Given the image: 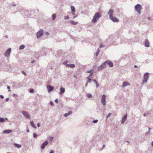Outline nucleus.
I'll return each instance as SVG.
<instances>
[{
	"label": "nucleus",
	"mask_w": 153,
	"mask_h": 153,
	"mask_svg": "<svg viewBox=\"0 0 153 153\" xmlns=\"http://www.w3.org/2000/svg\"><path fill=\"white\" fill-rule=\"evenodd\" d=\"M113 10H110L108 12V14L109 15L110 19L113 22H118L119 21V20L115 17H113L112 16V13Z\"/></svg>",
	"instance_id": "obj_1"
},
{
	"label": "nucleus",
	"mask_w": 153,
	"mask_h": 153,
	"mask_svg": "<svg viewBox=\"0 0 153 153\" xmlns=\"http://www.w3.org/2000/svg\"><path fill=\"white\" fill-rule=\"evenodd\" d=\"M100 14L98 12L96 13L93 16V19L92 20V22L93 23L96 22L97 20L101 17Z\"/></svg>",
	"instance_id": "obj_2"
},
{
	"label": "nucleus",
	"mask_w": 153,
	"mask_h": 153,
	"mask_svg": "<svg viewBox=\"0 0 153 153\" xmlns=\"http://www.w3.org/2000/svg\"><path fill=\"white\" fill-rule=\"evenodd\" d=\"M135 8L136 10L137 11L139 14L141 13V10L142 9L141 5L139 4H137L135 6Z\"/></svg>",
	"instance_id": "obj_3"
},
{
	"label": "nucleus",
	"mask_w": 153,
	"mask_h": 153,
	"mask_svg": "<svg viewBox=\"0 0 153 153\" xmlns=\"http://www.w3.org/2000/svg\"><path fill=\"white\" fill-rule=\"evenodd\" d=\"M149 78L148 73H146L144 76V80L143 81V83H146L147 82V80Z\"/></svg>",
	"instance_id": "obj_4"
},
{
	"label": "nucleus",
	"mask_w": 153,
	"mask_h": 153,
	"mask_svg": "<svg viewBox=\"0 0 153 153\" xmlns=\"http://www.w3.org/2000/svg\"><path fill=\"white\" fill-rule=\"evenodd\" d=\"M47 88L48 89V93L50 92L54 88L53 87L49 85L47 86Z\"/></svg>",
	"instance_id": "obj_5"
},
{
	"label": "nucleus",
	"mask_w": 153,
	"mask_h": 153,
	"mask_svg": "<svg viewBox=\"0 0 153 153\" xmlns=\"http://www.w3.org/2000/svg\"><path fill=\"white\" fill-rule=\"evenodd\" d=\"M43 31L42 30H40L37 33V37L38 38H39L40 36H42L43 34Z\"/></svg>",
	"instance_id": "obj_6"
},
{
	"label": "nucleus",
	"mask_w": 153,
	"mask_h": 153,
	"mask_svg": "<svg viewBox=\"0 0 153 153\" xmlns=\"http://www.w3.org/2000/svg\"><path fill=\"white\" fill-rule=\"evenodd\" d=\"M105 97H106V96L105 95H103L102 96V99L101 100V102L102 103V104L103 105H105Z\"/></svg>",
	"instance_id": "obj_7"
},
{
	"label": "nucleus",
	"mask_w": 153,
	"mask_h": 153,
	"mask_svg": "<svg viewBox=\"0 0 153 153\" xmlns=\"http://www.w3.org/2000/svg\"><path fill=\"white\" fill-rule=\"evenodd\" d=\"M106 65L105 62L103 63L102 65H101L100 67L98 68V70L99 71H101L102 70L103 68L106 67Z\"/></svg>",
	"instance_id": "obj_8"
},
{
	"label": "nucleus",
	"mask_w": 153,
	"mask_h": 153,
	"mask_svg": "<svg viewBox=\"0 0 153 153\" xmlns=\"http://www.w3.org/2000/svg\"><path fill=\"white\" fill-rule=\"evenodd\" d=\"M48 143V142L46 141L43 143L42 146H41V148L42 149H44L45 148V147L46 146Z\"/></svg>",
	"instance_id": "obj_9"
},
{
	"label": "nucleus",
	"mask_w": 153,
	"mask_h": 153,
	"mask_svg": "<svg viewBox=\"0 0 153 153\" xmlns=\"http://www.w3.org/2000/svg\"><path fill=\"white\" fill-rule=\"evenodd\" d=\"M11 49L10 48H9L5 53V56H9L11 52Z\"/></svg>",
	"instance_id": "obj_10"
},
{
	"label": "nucleus",
	"mask_w": 153,
	"mask_h": 153,
	"mask_svg": "<svg viewBox=\"0 0 153 153\" xmlns=\"http://www.w3.org/2000/svg\"><path fill=\"white\" fill-rule=\"evenodd\" d=\"M105 63H107L110 67H112L113 66V64L111 62H109L108 61H106L105 62Z\"/></svg>",
	"instance_id": "obj_11"
},
{
	"label": "nucleus",
	"mask_w": 153,
	"mask_h": 153,
	"mask_svg": "<svg viewBox=\"0 0 153 153\" xmlns=\"http://www.w3.org/2000/svg\"><path fill=\"white\" fill-rule=\"evenodd\" d=\"M22 113L26 118H28L30 117V116L25 111H23L22 112Z\"/></svg>",
	"instance_id": "obj_12"
},
{
	"label": "nucleus",
	"mask_w": 153,
	"mask_h": 153,
	"mask_svg": "<svg viewBox=\"0 0 153 153\" xmlns=\"http://www.w3.org/2000/svg\"><path fill=\"white\" fill-rule=\"evenodd\" d=\"M127 117V114H125L124 116L123 117L122 119V121L121 122L122 123H123L126 121V118Z\"/></svg>",
	"instance_id": "obj_13"
},
{
	"label": "nucleus",
	"mask_w": 153,
	"mask_h": 153,
	"mask_svg": "<svg viewBox=\"0 0 153 153\" xmlns=\"http://www.w3.org/2000/svg\"><path fill=\"white\" fill-rule=\"evenodd\" d=\"M71 11H72V13L73 15H75V8H74V7L73 6H71Z\"/></svg>",
	"instance_id": "obj_14"
},
{
	"label": "nucleus",
	"mask_w": 153,
	"mask_h": 153,
	"mask_svg": "<svg viewBox=\"0 0 153 153\" xmlns=\"http://www.w3.org/2000/svg\"><path fill=\"white\" fill-rule=\"evenodd\" d=\"M12 132V130H7L3 131V133H10Z\"/></svg>",
	"instance_id": "obj_15"
},
{
	"label": "nucleus",
	"mask_w": 153,
	"mask_h": 153,
	"mask_svg": "<svg viewBox=\"0 0 153 153\" xmlns=\"http://www.w3.org/2000/svg\"><path fill=\"white\" fill-rule=\"evenodd\" d=\"M65 92V89L64 88L61 87L60 88V94H61L64 93Z\"/></svg>",
	"instance_id": "obj_16"
},
{
	"label": "nucleus",
	"mask_w": 153,
	"mask_h": 153,
	"mask_svg": "<svg viewBox=\"0 0 153 153\" xmlns=\"http://www.w3.org/2000/svg\"><path fill=\"white\" fill-rule=\"evenodd\" d=\"M66 66L67 67H70L71 68H74L75 67V65L74 64H67Z\"/></svg>",
	"instance_id": "obj_17"
},
{
	"label": "nucleus",
	"mask_w": 153,
	"mask_h": 153,
	"mask_svg": "<svg viewBox=\"0 0 153 153\" xmlns=\"http://www.w3.org/2000/svg\"><path fill=\"white\" fill-rule=\"evenodd\" d=\"M130 85V84L128 83L127 82H123V84L122 87H124L125 86H127L128 85Z\"/></svg>",
	"instance_id": "obj_18"
},
{
	"label": "nucleus",
	"mask_w": 153,
	"mask_h": 153,
	"mask_svg": "<svg viewBox=\"0 0 153 153\" xmlns=\"http://www.w3.org/2000/svg\"><path fill=\"white\" fill-rule=\"evenodd\" d=\"M145 45L146 47H148L149 46V42L147 40H146L145 42Z\"/></svg>",
	"instance_id": "obj_19"
},
{
	"label": "nucleus",
	"mask_w": 153,
	"mask_h": 153,
	"mask_svg": "<svg viewBox=\"0 0 153 153\" xmlns=\"http://www.w3.org/2000/svg\"><path fill=\"white\" fill-rule=\"evenodd\" d=\"M70 22L72 25H76L78 24V22H75L73 21H70Z\"/></svg>",
	"instance_id": "obj_20"
},
{
	"label": "nucleus",
	"mask_w": 153,
	"mask_h": 153,
	"mask_svg": "<svg viewBox=\"0 0 153 153\" xmlns=\"http://www.w3.org/2000/svg\"><path fill=\"white\" fill-rule=\"evenodd\" d=\"M14 145L16 147L18 148H20L21 147V145L17 143H14Z\"/></svg>",
	"instance_id": "obj_21"
},
{
	"label": "nucleus",
	"mask_w": 153,
	"mask_h": 153,
	"mask_svg": "<svg viewBox=\"0 0 153 153\" xmlns=\"http://www.w3.org/2000/svg\"><path fill=\"white\" fill-rule=\"evenodd\" d=\"M30 124L34 128H36V127L35 126L34 123L33 122H30Z\"/></svg>",
	"instance_id": "obj_22"
},
{
	"label": "nucleus",
	"mask_w": 153,
	"mask_h": 153,
	"mask_svg": "<svg viewBox=\"0 0 153 153\" xmlns=\"http://www.w3.org/2000/svg\"><path fill=\"white\" fill-rule=\"evenodd\" d=\"M52 20H54L55 19L56 17V14H53L52 15Z\"/></svg>",
	"instance_id": "obj_23"
},
{
	"label": "nucleus",
	"mask_w": 153,
	"mask_h": 153,
	"mask_svg": "<svg viewBox=\"0 0 153 153\" xmlns=\"http://www.w3.org/2000/svg\"><path fill=\"white\" fill-rule=\"evenodd\" d=\"M24 47H25V46L24 45H22L20 46V47H19V49L20 50L22 49H24Z\"/></svg>",
	"instance_id": "obj_24"
},
{
	"label": "nucleus",
	"mask_w": 153,
	"mask_h": 153,
	"mask_svg": "<svg viewBox=\"0 0 153 153\" xmlns=\"http://www.w3.org/2000/svg\"><path fill=\"white\" fill-rule=\"evenodd\" d=\"M93 81H94L95 82V83L96 84V87L97 88L98 87V86H99V84H98V83H97V82L96 80H93Z\"/></svg>",
	"instance_id": "obj_25"
},
{
	"label": "nucleus",
	"mask_w": 153,
	"mask_h": 153,
	"mask_svg": "<svg viewBox=\"0 0 153 153\" xmlns=\"http://www.w3.org/2000/svg\"><path fill=\"white\" fill-rule=\"evenodd\" d=\"M4 121H5V120H4V119L3 118H0V122H3Z\"/></svg>",
	"instance_id": "obj_26"
},
{
	"label": "nucleus",
	"mask_w": 153,
	"mask_h": 153,
	"mask_svg": "<svg viewBox=\"0 0 153 153\" xmlns=\"http://www.w3.org/2000/svg\"><path fill=\"white\" fill-rule=\"evenodd\" d=\"M87 97H88V98H91V97H92V95H91V94H88L87 95Z\"/></svg>",
	"instance_id": "obj_27"
},
{
	"label": "nucleus",
	"mask_w": 153,
	"mask_h": 153,
	"mask_svg": "<svg viewBox=\"0 0 153 153\" xmlns=\"http://www.w3.org/2000/svg\"><path fill=\"white\" fill-rule=\"evenodd\" d=\"M88 81L89 82H91V79L89 77H88Z\"/></svg>",
	"instance_id": "obj_28"
},
{
	"label": "nucleus",
	"mask_w": 153,
	"mask_h": 153,
	"mask_svg": "<svg viewBox=\"0 0 153 153\" xmlns=\"http://www.w3.org/2000/svg\"><path fill=\"white\" fill-rule=\"evenodd\" d=\"M37 136V134H36L35 133H34L33 134V137L34 138H36Z\"/></svg>",
	"instance_id": "obj_29"
},
{
	"label": "nucleus",
	"mask_w": 153,
	"mask_h": 153,
	"mask_svg": "<svg viewBox=\"0 0 153 153\" xmlns=\"http://www.w3.org/2000/svg\"><path fill=\"white\" fill-rule=\"evenodd\" d=\"M98 122V120H94L93 122L94 123H97Z\"/></svg>",
	"instance_id": "obj_30"
},
{
	"label": "nucleus",
	"mask_w": 153,
	"mask_h": 153,
	"mask_svg": "<svg viewBox=\"0 0 153 153\" xmlns=\"http://www.w3.org/2000/svg\"><path fill=\"white\" fill-rule=\"evenodd\" d=\"M68 115V113H65L64 114V116L65 117L67 116Z\"/></svg>",
	"instance_id": "obj_31"
},
{
	"label": "nucleus",
	"mask_w": 153,
	"mask_h": 153,
	"mask_svg": "<svg viewBox=\"0 0 153 153\" xmlns=\"http://www.w3.org/2000/svg\"><path fill=\"white\" fill-rule=\"evenodd\" d=\"M104 46H103L102 44H101L100 45V48H102L103 47H104Z\"/></svg>",
	"instance_id": "obj_32"
},
{
	"label": "nucleus",
	"mask_w": 153,
	"mask_h": 153,
	"mask_svg": "<svg viewBox=\"0 0 153 153\" xmlns=\"http://www.w3.org/2000/svg\"><path fill=\"white\" fill-rule=\"evenodd\" d=\"M30 93H33V89H31L30 90Z\"/></svg>",
	"instance_id": "obj_33"
},
{
	"label": "nucleus",
	"mask_w": 153,
	"mask_h": 153,
	"mask_svg": "<svg viewBox=\"0 0 153 153\" xmlns=\"http://www.w3.org/2000/svg\"><path fill=\"white\" fill-rule=\"evenodd\" d=\"M69 19V17H68V16L65 17V19Z\"/></svg>",
	"instance_id": "obj_34"
},
{
	"label": "nucleus",
	"mask_w": 153,
	"mask_h": 153,
	"mask_svg": "<svg viewBox=\"0 0 153 153\" xmlns=\"http://www.w3.org/2000/svg\"><path fill=\"white\" fill-rule=\"evenodd\" d=\"M93 74V71H92V72H91V73L89 75V77H90V76H92V75Z\"/></svg>",
	"instance_id": "obj_35"
},
{
	"label": "nucleus",
	"mask_w": 153,
	"mask_h": 153,
	"mask_svg": "<svg viewBox=\"0 0 153 153\" xmlns=\"http://www.w3.org/2000/svg\"><path fill=\"white\" fill-rule=\"evenodd\" d=\"M72 113V112L71 111H69L68 113V115H70V114H71Z\"/></svg>",
	"instance_id": "obj_36"
},
{
	"label": "nucleus",
	"mask_w": 153,
	"mask_h": 153,
	"mask_svg": "<svg viewBox=\"0 0 153 153\" xmlns=\"http://www.w3.org/2000/svg\"><path fill=\"white\" fill-rule=\"evenodd\" d=\"M99 53V51H98L97 52V53H96V56H98V54Z\"/></svg>",
	"instance_id": "obj_37"
},
{
	"label": "nucleus",
	"mask_w": 153,
	"mask_h": 153,
	"mask_svg": "<svg viewBox=\"0 0 153 153\" xmlns=\"http://www.w3.org/2000/svg\"><path fill=\"white\" fill-rule=\"evenodd\" d=\"M111 115V113H109L108 114V116H107V117L108 118V117L109 116H110Z\"/></svg>",
	"instance_id": "obj_38"
},
{
	"label": "nucleus",
	"mask_w": 153,
	"mask_h": 153,
	"mask_svg": "<svg viewBox=\"0 0 153 153\" xmlns=\"http://www.w3.org/2000/svg\"><path fill=\"white\" fill-rule=\"evenodd\" d=\"M92 71H93V70H90V71H88L87 72L88 73H91Z\"/></svg>",
	"instance_id": "obj_39"
},
{
	"label": "nucleus",
	"mask_w": 153,
	"mask_h": 153,
	"mask_svg": "<svg viewBox=\"0 0 153 153\" xmlns=\"http://www.w3.org/2000/svg\"><path fill=\"white\" fill-rule=\"evenodd\" d=\"M0 97L1 99H3L4 98V97L2 95H0Z\"/></svg>",
	"instance_id": "obj_40"
},
{
	"label": "nucleus",
	"mask_w": 153,
	"mask_h": 153,
	"mask_svg": "<svg viewBox=\"0 0 153 153\" xmlns=\"http://www.w3.org/2000/svg\"><path fill=\"white\" fill-rule=\"evenodd\" d=\"M55 102L57 103H58V100H56L55 101Z\"/></svg>",
	"instance_id": "obj_41"
},
{
	"label": "nucleus",
	"mask_w": 153,
	"mask_h": 153,
	"mask_svg": "<svg viewBox=\"0 0 153 153\" xmlns=\"http://www.w3.org/2000/svg\"><path fill=\"white\" fill-rule=\"evenodd\" d=\"M50 104L51 105H53V103L52 102H50Z\"/></svg>",
	"instance_id": "obj_42"
},
{
	"label": "nucleus",
	"mask_w": 153,
	"mask_h": 153,
	"mask_svg": "<svg viewBox=\"0 0 153 153\" xmlns=\"http://www.w3.org/2000/svg\"><path fill=\"white\" fill-rule=\"evenodd\" d=\"M37 126H38V127H39V126H40V124H39V123H37Z\"/></svg>",
	"instance_id": "obj_43"
},
{
	"label": "nucleus",
	"mask_w": 153,
	"mask_h": 153,
	"mask_svg": "<svg viewBox=\"0 0 153 153\" xmlns=\"http://www.w3.org/2000/svg\"><path fill=\"white\" fill-rule=\"evenodd\" d=\"M45 34H46L47 35H48L49 34V33H48V32H46V33H45Z\"/></svg>",
	"instance_id": "obj_44"
},
{
	"label": "nucleus",
	"mask_w": 153,
	"mask_h": 153,
	"mask_svg": "<svg viewBox=\"0 0 153 153\" xmlns=\"http://www.w3.org/2000/svg\"><path fill=\"white\" fill-rule=\"evenodd\" d=\"M7 88L8 89H10V87L9 86H8L7 87Z\"/></svg>",
	"instance_id": "obj_45"
},
{
	"label": "nucleus",
	"mask_w": 153,
	"mask_h": 153,
	"mask_svg": "<svg viewBox=\"0 0 153 153\" xmlns=\"http://www.w3.org/2000/svg\"><path fill=\"white\" fill-rule=\"evenodd\" d=\"M9 100V98H7L6 99V101H7L8 100Z\"/></svg>",
	"instance_id": "obj_46"
},
{
	"label": "nucleus",
	"mask_w": 153,
	"mask_h": 153,
	"mask_svg": "<svg viewBox=\"0 0 153 153\" xmlns=\"http://www.w3.org/2000/svg\"><path fill=\"white\" fill-rule=\"evenodd\" d=\"M53 151H51L49 153H53Z\"/></svg>",
	"instance_id": "obj_47"
},
{
	"label": "nucleus",
	"mask_w": 153,
	"mask_h": 153,
	"mask_svg": "<svg viewBox=\"0 0 153 153\" xmlns=\"http://www.w3.org/2000/svg\"><path fill=\"white\" fill-rule=\"evenodd\" d=\"M23 74L25 75H26V74L24 72V71H23Z\"/></svg>",
	"instance_id": "obj_48"
},
{
	"label": "nucleus",
	"mask_w": 153,
	"mask_h": 153,
	"mask_svg": "<svg viewBox=\"0 0 153 153\" xmlns=\"http://www.w3.org/2000/svg\"><path fill=\"white\" fill-rule=\"evenodd\" d=\"M137 65H135L134 66V68H137Z\"/></svg>",
	"instance_id": "obj_49"
},
{
	"label": "nucleus",
	"mask_w": 153,
	"mask_h": 153,
	"mask_svg": "<svg viewBox=\"0 0 153 153\" xmlns=\"http://www.w3.org/2000/svg\"><path fill=\"white\" fill-rule=\"evenodd\" d=\"M152 146H153V141H152Z\"/></svg>",
	"instance_id": "obj_50"
},
{
	"label": "nucleus",
	"mask_w": 153,
	"mask_h": 153,
	"mask_svg": "<svg viewBox=\"0 0 153 153\" xmlns=\"http://www.w3.org/2000/svg\"><path fill=\"white\" fill-rule=\"evenodd\" d=\"M87 85H88V83H86L85 84V86H87Z\"/></svg>",
	"instance_id": "obj_51"
},
{
	"label": "nucleus",
	"mask_w": 153,
	"mask_h": 153,
	"mask_svg": "<svg viewBox=\"0 0 153 153\" xmlns=\"http://www.w3.org/2000/svg\"><path fill=\"white\" fill-rule=\"evenodd\" d=\"M29 129H28L27 130V132H29Z\"/></svg>",
	"instance_id": "obj_52"
},
{
	"label": "nucleus",
	"mask_w": 153,
	"mask_h": 153,
	"mask_svg": "<svg viewBox=\"0 0 153 153\" xmlns=\"http://www.w3.org/2000/svg\"><path fill=\"white\" fill-rule=\"evenodd\" d=\"M146 114H144V116H146Z\"/></svg>",
	"instance_id": "obj_53"
},
{
	"label": "nucleus",
	"mask_w": 153,
	"mask_h": 153,
	"mask_svg": "<svg viewBox=\"0 0 153 153\" xmlns=\"http://www.w3.org/2000/svg\"><path fill=\"white\" fill-rule=\"evenodd\" d=\"M53 137H51V139L52 140H53Z\"/></svg>",
	"instance_id": "obj_54"
},
{
	"label": "nucleus",
	"mask_w": 153,
	"mask_h": 153,
	"mask_svg": "<svg viewBox=\"0 0 153 153\" xmlns=\"http://www.w3.org/2000/svg\"><path fill=\"white\" fill-rule=\"evenodd\" d=\"M74 77H75V78H76V76H75V75H74Z\"/></svg>",
	"instance_id": "obj_55"
},
{
	"label": "nucleus",
	"mask_w": 153,
	"mask_h": 153,
	"mask_svg": "<svg viewBox=\"0 0 153 153\" xmlns=\"http://www.w3.org/2000/svg\"><path fill=\"white\" fill-rule=\"evenodd\" d=\"M76 17V16H75L74 17V18H75V17Z\"/></svg>",
	"instance_id": "obj_56"
},
{
	"label": "nucleus",
	"mask_w": 153,
	"mask_h": 153,
	"mask_svg": "<svg viewBox=\"0 0 153 153\" xmlns=\"http://www.w3.org/2000/svg\"><path fill=\"white\" fill-rule=\"evenodd\" d=\"M34 62V61H33L32 62H31V63H33V62Z\"/></svg>",
	"instance_id": "obj_57"
},
{
	"label": "nucleus",
	"mask_w": 153,
	"mask_h": 153,
	"mask_svg": "<svg viewBox=\"0 0 153 153\" xmlns=\"http://www.w3.org/2000/svg\"><path fill=\"white\" fill-rule=\"evenodd\" d=\"M105 146V145H103V147H104Z\"/></svg>",
	"instance_id": "obj_58"
},
{
	"label": "nucleus",
	"mask_w": 153,
	"mask_h": 153,
	"mask_svg": "<svg viewBox=\"0 0 153 153\" xmlns=\"http://www.w3.org/2000/svg\"><path fill=\"white\" fill-rule=\"evenodd\" d=\"M148 19H150V18H149V17L148 18Z\"/></svg>",
	"instance_id": "obj_59"
},
{
	"label": "nucleus",
	"mask_w": 153,
	"mask_h": 153,
	"mask_svg": "<svg viewBox=\"0 0 153 153\" xmlns=\"http://www.w3.org/2000/svg\"><path fill=\"white\" fill-rule=\"evenodd\" d=\"M9 91H10V90H9Z\"/></svg>",
	"instance_id": "obj_60"
},
{
	"label": "nucleus",
	"mask_w": 153,
	"mask_h": 153,
	"mask_svg": "<svg viewBox=\"0 0 153 153\" xmlns=\"http://www.w3.org/2000/svg\"><path fill=\"white\" fill-rule=\"evenodd\" d=\"M7 153H9V152H7Z\"/></svg>",
	"instance_id": "obj_61"
}]
</instances>
